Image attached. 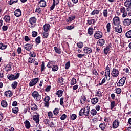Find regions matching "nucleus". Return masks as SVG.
Listing matches in <instances>:
<instances>
[{
  "label": "nucleus",
  "mask_w": 131,
  "mask_h": 131,
  "mask_svg": "<svg viewBox=\"0 0 131 131\" xmlns=\"http://www.w3.org/2000/svg\"><path fill=\"white\" fill-rule=\"evenodd\" d=\"M106 27L107 32H110V30L111 29V24H110V23H108L107 24Z\"/></svg>",
  "instance_id": "4c0bfd02"
},
{
  "label": "nucleus",
  "mask_w": 131,
  "mask_h": 131,
  "mask_svg": "<svg viewBox=\"0 0 131 131\" xmlns=\"http://www.w3.org/2000/svg\"><path fill=\"white\" fill-rule=\"evenodd\" d=\"M38 5L40 8H45L47 7V2L45 0H40L38 3Z\"/></svg>",
  "instance_id": "ddd939ff"
},
{
  "label": "nucleus",
  "mask_w": 131,
  "mask_h": 131,
  "mask_svg": "<svg viewBox=\"0 0 131 131\" xmlns=\"http://www.w3.org/2000/svg\"><path fill=\"white\" fill-rule=\"evenodd\" d=\"M103 36V33L101 31H96L94 34V37L96 39H100Z\"/></svg>",
  "instance_id": "1a4fd4ad"
},
{
  "label": "nucleus",
  "mask_w": 131,
  "mask_h": 131,
  "mask_svg": "<svg viewBox=\"0 0 131 131\" xmlns=\"http://www.w3.org/2000/svg\"><path fill=\"white\" fill-rule=\"evenodd\" d=\"M99 127L102 130H105V129L106 128V124L105 123L100 124Z\"/></svg>",
  "instance_id": "c756f323"
},
{
  "label": "nucleus",
  "mask_w": 131,
  "mask_h": 131,
  "mask_svg": "<svg viewBox=\"0 0 131 131\" xmlns=\"http://www.w3.org/2000/svg\"><path fill=\"white\" fill-rule=\"evenodd\" d=\"M35 60L32 58V57H29L28 59V63H30V64H31V63H33Z\"/></svg>",
  "instance_id": "c03bdc74"
},
{
  "label": "nucleus",
  "mask_w": 131,
  "mask_h": 131,
  "mask_svg": "<svg viewBox=\"0 0 131 131\" xmlns=\"http://www.w3.org/2000/svg\"><path fill=\"white\" fill-rule=\"evenodd\" d=\"M24 124H25L26 128L27 129H29V128H30V126H31L30 122H29V121L28 120H26L24 122Z\"/></svg>",
  "instance_id": "a878e982"
},
{
  "label": "nucleus",
  "mask_w": 131,
  "mask_h": 131,
  "mask_svg": "<svg viewBox=\"0 0 131 131\" xmlns=\"http://www.w3.org/2000/svg\"><path fill=\"white\" fill-rule=\"evenodd\" d=\"M67 118V115H66V114H63L61 116L60 119L61 120H65V119H66Z\"/></svg>",
  "instance_id": "6e6d98bb"
},
{
  "label": "nucleus",
  "mask_w": 131,
  "mask_h": 131,
  "mask_svg": "<svg viewBox=\"0 0 131 131\" xmlns=\"http://www.w3.org/2000/svg\"><path fill=\"white\" fill-rule=\"evenodd\" d=\"M49 36V33L44 32L43 33V38H48Z\"/></svg>",
  "instance_id": "0e129e2a"
},
{
  "label": "nucleus",
  "mask_w": 131,
  "mask_h": 131,
  "mask_svg": "<svg viewBox=\"0 0 131 131\" xmlns=\"http://www.w3.org/2000/svg\"><path fill=\"white\" fill-rule=\"evenodd\" d=\"M17 85H18V82L15 81L12 83L11 86L13 88V89H16V88H17Z\"/></svg>",
  "instance_id": "3c124183"
},
{
  "label": "nucleus",
  "mask_w": 131,
  "mask_h": 131,
  "mask_svg": "<svg viewBox=\"0 0 131 131\" xmlns=\"http://www.w3.org/2000/svg\"><path fill=\"white\" fill-rule=\"evenodd\" d=\"M62 94H63V91L62 90H58L56 93V95H57L58 97H62Z\"/></svg>",
  "instance_id": "09e8293b"
},
{
  "label": "nucleus",
  "mask_w": 131,
  "mask_h": 131,
  "mask_svg": "<svg viewBox=\"0 0 131 131\" xmlns=\"http://www.w3.org/2000/svg\"><path fill=\"white\" fill-rule=\"evenodd\" d=\"M45 62H42V64H41V71L42 72V71H45Z\"/></svg>",
  "instance_id": "bf43d9fd"
},
{
  "label": "nucleus",
  "mask_w": 131,
  "mask_h": 131,
  "mask_svg": "<svg viewBox=\"0 0 131 131\" xmlns=\"http://www.w3.org/2000/svg\"><path fill=\"white\" fill-rule=\"evenodd\" d=\"M120 123L119 122V120H118V119L115 120L112 123V128L114 129L117 128V127L119 126Z\"/></svg>",
  "instance_id": "6e6552de"
},
{
  "label": "nucleus",
  "mask_w": 131,
  "mask_h": 131,
  "mask_svg": "<svg viewBox=\"0 0 131 131\" xmlns=\"http://www.w3.org/2000/svg\"><path fill=\"white\" fill-rule=\"evenodd\" d=\"M29 23L31 24V27H34L36 23V18L35 17H31L29 19Z\"/></svg>",
  "instance_id": "f8f14e48"
},
{
  "label": "nucleus",
  "mask_w": 131,
  "mask_h": 131,
  "mask_svg": "<svg viewBox=\"0 0 131 131\" xmlns=\"http://www.w3.org/2000/svg\"><path fill=\"white\" fill-rule=\"evenodd\" d=\"M45 103H44V106L45 107H47V108H49V106L50 105V102L49 101H50V96H47L45 97L43 100Z\"/></svg>",
  "instance_id": "9b49d317"
},
{
  "label": "nucleus",
  "mask_w": 131,
  "mask_h": 131,
  "mask_svg": "<svg viewBox=\"0 0 131 131\" xmlns=\"http://www.w3.org/2000/svg\"><path fill=\"white\" fill-rule=\"evenodd\" d=\"M33 119L34 120V121H35L37 124H39V114H38L37 112L34 113Z\"/></svg>",
  "instance_id": "20e7f679"
},
{
  "label": "nucleus",
  "mask_w": 131,
  "mask_h": 131,
  "mask_svg": "<svg viewBox=\"0 0 131 131\" xmlns=\"http://www.w3.org/2000/svg\"><path fill=\"white\" fill-rule=\"evenodd\" d=\"M59 70V67L57 65H54L53 66V67L52 68V71H58V70Z\"/></svg>",
  "instance_id": "37998d69"
},
{
  "label": "nucleus",
  "mask_w": 131,
  "mask_h": 131,
  "mask_svg": "<svg viewBox=\"0 0 131 131\" xmlns=\"http://www.w3.org/2000/svg\"><path fill=\"white\" fill-rule=\"evenodd\" d=\"M48 115L49 118H53L54 117V115H53V113H52V112H49Z\"/></svg>",
  "instance_id": "774afa93"
},
{
  "label": "nucleus",
  "mask_w": 131,
  "mask_h": 131,
  "mask_svg": "<svg viewBox=\"0 0 131 131\" xmlns=\"http://www.w3.org/2000/svg\"><path fill=\"white\" fill-rule=\"evenodd\" d=\"M14 15L16 17H20L21 15H22V12H21V10L20 9H17L14 11Z\"/></svg>",
  "instance_id": "6ab92c4d"
},
{
  "label": "nucleus",
  "mask_w": 131,
  "mask_h": 131,
  "mask_svg": "<svg viewBox=\"0 0 131 131\" xmlns=\"http://www.w3.org/2000/svg\"><path fill=\"white\" fill-rule=\"evenodd\" d=\"M99 13L100 10L98 9H95L91 13L90 15L95 16V15H99Z\"/></svg>",
  "instance_id": "5701e85b"
},
{
  "label": "nucleus",
  "mask_w": 131,
  "mask_h": 131,
  "mask_svg": "<svg viewBox=\"0 0 131 131\" xmlns=\"http://www.w3.org/2000/svg\"><path fill=\"white\" fill-rule=\"evenodd\" d=\"M53 113H54V115H58V114H59V109L55 108L53 111Z\"/></svg>",
  "instance_id": "e2e57ef3"
},
{
  "label": "nucleus",
  "mask_w": 131,
  "mask_h": 131,
  "mask_svg": "<svg viewBox=\"0 0 131 131\" xmlns=\"http://www.w3.org/2000/svg\"><path fill=\"white\" fill-rule=\"evenodd\" d=\"M79 116H83V115H84V111L83 108L80 110L79 113Z\"/></svg>",
  "instance_id": "8fccbe9b"
},
{
  "label": "nucleus",
  "mask_w": 131,
  "mask_h": 131,
  "mask_svg": "<svg viewBox=\"0 0 131 131\" xmlns=\"http://www.w3.org/2000/svg\"><path fill=\"white\" fill-rule=\"evenodd\" d=\"M120 13H123L125 11H126V9L124 7H121L120 8Z\"/></svg>",
  "instance_id": "69168bd1"
},
{
  "label": "nucleus",
  "mask_w": 131,
  "mask_h": 131,
  "mask_svg": "<svg viewBox=\"0 0 131 131\" xmlns=\"http://www.w3.org/2000/svg\"><path fill=\"white\" fill-rule=\"evenodd\" d=\"M5 96L6 97H12L13 96V93H12V91L8 90L5 92Z\"/></svg>",
  "instance_id": "b1692460"
},
{
  "label": "nucleus",
  "mask_w": 131,
  "mask_h": 131,
  "mask_svg": "<svg viewBox=\"0 0 131 131\" xmlns=\"http://www.w3.org/2000/svg\"><path fill=\"white\" fill-rule=\"evenodd\" d=\"M76 83V79L75 78L72 79L71 81V85H74Z\"/></svg>",
  "instance_id": "864d4df0"
},
{
  "label": "nucleus",
  "mask_w": 131,
  "mask_h": 131,
  "mask_svg": "<svg viewBox=\"0 0 131 131\" xmlns=\"http://www.w3.org/2000/svg\"><path fill=\"white\" fill-rule=\"evenodd\" d=\"M86 100V98H85V96H81L80 99L81 104H84L85 103Z\"/></svg>",
  "instance_id": "c9c22d12"
},
{
  "label": "nucleus",
  "mask_w": 131,
  "mask_h": 131,
  "mask_svg": "<svg viewBox=\"0 0 131 131\" xmlns=\"http://www.w3.org/2000/svg\"><path fill=\"white\" fill-rule=\"evenodd\" d=\"M5 69L6 71H11V70H12V67L11 66V64H8L6 65L5 67Z\"/></svg>",
  "instance_id": "7c9ffc66"
},
{
  "label": "nucleus",
  "mask_w": 131,
  "mask_h": 131,
  "mask_svg": "<svg viewBox=\"0 0 131 131\" xmlns=\"http://www.w3.org/2000/svg\"><path fill=\"white\" fill-rule=\"evenodd\" d=\"M98 102H99V98L95 97L94 98H92L91 100V103L93 104H97V103H98Z\"/></svg>",
  "instance_id": "393cba45"
},
{
  "label": "nucleus",
  "mask_w": 131,
  "mask_h": 131,
  "mask_svg": "<svg viewBox=\"0 0 131 131\" xmlns=\"http://www.w3.org/2000/svg\"><path fill=\"white\" fill-rule=\"evenodd\" d=\"M18 111H19V108L18 107H15L12 109V112L13 113H14V114L18 113Z\"/></svg>",
  "instance_id": "603ef678"
},
{
  "label": "nucleus",
  "mask_w": 131,
  "mask_h": 131,
  "mask_svg": "<svg viewBox=\"0 0 131 131\" xmlns=\"http://www.w3.org/2000/svg\"><path fill=\"white\" fill-rule=\"evenodd\" d=\"M32 96L33 97V98H34V99H35L36 101H37V102H39V101H40V99H41V96L39 95L38 92L36 91L33 92L32 93Z\"/></svg>",
  "instance_id": "7ed1b4c3"
},
{
  "label": "nucleus",
  "mask_w": 131,
  "mask_h": 131,
  "mask_svg": "<svg viewBox=\"0 0 131 131\" xmlns=\"http://www.w3.org/2000/svg\"><path fill=\"white\" fill-rule=\"evenodd\" d=\"M31 110H32L33 111H35L37 110V105L35 104V103L32 104L30 106Z\"/></svg>",
  "instance_id": "c85d7f7f"
},
{
  "label": "nucleus",
  "mask_w": 131,
  "mask_h": 131,
  "mask_svg": "<svg viewBox=\"0 0 131 131\" xmlns=\"http://www.w3.org/2000/svg\"><path fill=\"white\" fill-rule=\"evenodd\" d=\"M105 76L106 78L108 77L109 79H110V69L109 67H106V68Z\"/></svg>",
  "instance_id": "aec40b11"
},
{
  "label": "nucleus",
  "mask_w": 131,
  "mask_h": 131,
  "mask_svg": "<svg viewBox=\"0 0 131 131\" xmlns=\"http://www.w3.org/2000/svg\"><path fill=\"white\" fill-rule=\"evenodd\" d=\"M75 19V15H72L71 16L69 17L68 19H67V22H71V21H73Z\"/></svg>",
  "instance_id": "72a5a7b5"
},
{
  "label": "nucleus",
  "mask_w": 131,
  "mask_h": 131,
  "mask_svg": "<svg viewBox=\"0 0 131 131\" xmlns=\"http://www.w3.org/2000/svg\"><path fill=\"white\" fill-rule=\"evenodd\" d=\"M30 57H32L33 58H35L36 57V53L34 52H32L30 53Z\"/></svg>",
  "instance_id": "4d7b16f0"
},
{
  "label": "nucleus",
  "mask_w": 131,
  "mask_h": 131,
  "mask_svg": "<svg viewBox=\"0 0 131 131\" xmlns=\"http://www.w3.org/2000/svg\"><path fill=\"white\" fill-rule=\"evenodd\" d=\"M35 42L37 45H39V43L41 42L40 41V36L37 37L35 39Z\"/></svg>",
  "instance_id": "49530a36"
},
{
  "label": "nucleus",
  "mask_w": 131,
  "mask_h": 131,
  "mask_svg": "<svg viewBox=\"0 0 131 131\" xmlns=\"http://www.w3.org/2000/svg\"><path fill=\"white\" fill-rule=\"evenodd\" d=\"M58 83L60 84V85H63L64 84V79L63 78H59L58 80Z\"/></svg>",
  "instance_id": "f704fd0d"
},
{
  "label": "nucleus",
  "mask_w": 131,
  "mask_h": 131,
  "mask_svg": "<svg viewBox=\"0 0 131 131\" xmlns=\"http://www.w3.org/2000/svg\"><path fill=\"white\" fill-rule=\"evenodd\" d=\"M105 45V39H100L98 40V45L100 47H103Z\"/></svg>",
  "instance_id": "cd10ccee"
},
{
  "label": "nucleus",
  "mask_w": 131,
  "mask_h": 131,
  "mask_svg": "<svg viewBox=\"0 0 131 131\" xmlns=\"http://www.w3.org/2000/svg\"><path fill=\"white\" fill-rule=\"evenodd\" d=\"M114 29H115L116 32H118V33H121L122 32V28L120 25L115 26Z\"/></svg>",
  "instance_id": "dca6fc26"
},
{
  "label": "nucleus",
  "mask_w": 131,
  "mask_h": 131,
  "mask_svg": "<svg viewBox=\"0 0 131 131\" xmlns=\"http://www.w3.org/2000/svg\"><path fill=\"white\" fill-rule=\"evenodd\" d=\"M111 75L113 77H118L119 76V70L116 68H114L111 71Z\"/></svg>",
  "instance_id": "f03ea898"
},
{
  "label": "nucleus",
  "mask_w": 131,
  "mask_h": 131,
  "mask_svg": "<svg viewBox=\"0 0 131 131\" xmlns=\"http://www.w3.org/2000/svg\"><path fill=\"white\" fill-rule=\"evenodd\" d=\"M43 30L45 32H48L50 30V24H46L43 26Z\"/></svg>",
  "instance_id": "412c9836"
},
{
  "label": "nucleus",
  "mask_w": 131,
  "mask_h": 131,
  "mask_svg": "<svg viewBox=\"0 0 131 131\" xmlns=\"http://www.w3.org/2000/svg\"><path fill=\"white\" fill-rule=\"evenodd\" d=\"M77 46L78 48H79V49H81L83 47V43H82V42H80L77 44Z\"/></svg>",
  "instance_id": "5fc2aeb1"
},
{
  "label": "nucleus",
  "mask_w": 131,
  "mask_h": 131,
  "mask_svg": "<svg viewBox=\"0 0 131 131\" xmlns=\"http://www.w3.org/2000/svg\"><path fill=\"white\" fill-rule=\"evenodd\" d=\"M123 23L125 26H129L131 24V19H125L123 20Z\"/></svg>",
  "instance_id": "4468645a"
},
{
  "label": "nucleus",
  "mask_w": 131,
  "mask_h": 131,
  "mask_svg": "<svg viewBox=\"0 0 131 131\" xmlns=\"http://www.w3.org/2000/svg\"><path fill=\"white\" fill-rule=\"evenodd\" d=\"M124 6L127 8V11H129V9L131 8V0H126L124 3Z\"/></svg>",
  "instance_id": "9d476101"
},
{
  "label": "nucleus",
  "mask_w": 131,
  "mask_h": 131,
  "mask_svg": "<svg viewBox=\"0 0 131 131\" xmlns=\"http://www.w3.org/2000/svg\"><path fill=\"white\" fill-rule=\"evenodd\" d=\"M84 110V114L85 116H89L90 115V106H86L84 108H83Z\"/></svg>",
  "instance_id": "2eb2a0df"
},
{
  "label": "nucleus",
  "mask_w": 131,
  "mask_h": 131,
  "mask_svg": "<svg viewBox=\"0 0 131 131\" xmlns=\"http://www.w3.org/2000/svg\"><path fill=\"white\" fill-rule=\"evenodd\" d=\"M119 25H120V19L118 16H115L113 19V28L114 29L115 28V26H119Z\"/></svg>",
  "instance_id": "f257e3e1"
},
{
  "label": "nucleus",
  "mask_w": 131,
  "mask_h": 131,
  "mask_svg": "<svg viewBox=\"0 0 131 131\" xmlns=\"http://www.w3.org/2000/svg\"><path fill=\"white\" fill-rule=\"evenodd\" d=\"M96 97H98V98L102 97V92L101 91H98L96 95Z\"/></svg>",
  "instance_id": "052dcab7"
},
{
  "label": "nucleus",
  "mask_w": 131,
  "mask_h": 131,
  "mask_svg": "<svg viewBox=\"0 0 131 131\" xmlns=\"http://www.w3.org/2000/svg\"><path fill=\"white\" fill-rule=\"evenodd\" d=\"M19 76H20V73H17L15 76L13 74L9 76L8 75V78L9 79V80H15V79H17V78H19Z\"/></svg>",
  "instance_id": "423d86ee"
},
{
  "label": "nucleus",
  "mask_w": 131,
  "mask_h": 131,
  "mask_svg": "<svg viewBox=\"0 0 131 131\" xmlns=\"http://www.w3.org/2000/svg\"><path fill=\"white\" fill-rule=\"evenodd\" d=\"M94 33V29H93L92 28L90 27L88 30V33L90 35H93V33Z\"/></svg>",
  "instance_id": "e433bc0d"
},
{
  "label": "nucleus",
  "mask_w": 131,
  "mask_h": 131,
  "mask_svg": "<svg viewBox=\"0 0 131 131\" xmlns=\"http://www.w3.org/2000/svg\"><path fill=\"white\" fill-rule=\"evenodd\" d=\"M38 81H39V78H35L32 79L29 83V86L32 88V86H34L36 83H37Z\"/></svg>",
  "instance_id": "39448f33"
},
{
  "label": "nucleus",
  "mask_w": 131,
  "mask_h": 131,
  "mask_svg": "<svg viewBox=\"0 0 131 131\" xmlns=\"http://www.w3.org/2000/svg\"><path fill=\"white\" fill-rule=\"evenodd\" d=\"M103 17L105 18H107L108 17V10L107 9H104L103 10L102 12Z\"/></svg>",
  "instance_id": "473e14b6"
},
{
  "label": "nucleus",
  "mask_w": 131,
  "mask_h": 131,
  "mask_svg": "<svg viewBox=\"0 0 131 131\" xmlns=\"http://www.w3.org/2000/svg\"><path fill=\"white\" fill-rule=\"evenodd\" d=\"M7 45H5L2 43H0V50H6V49H7Z\"/></svg>",
  "instance_id": "58836bf2"
},
{
  "label": "nucleus",
  "mask_w": 131,
  "mask_h": 131,
  "mask_svg": "<svg viewBox=\"0 0 131 131\" xmlns=\"http://www.w3.org/2000/svg\"><path fill=\"white\" fill-rule=\"evenodd\" d=\"M87 23H88L89 25H92V24H95V23H96V20L94 19H88L87 20Z\"/></svg>",
  "instance_id": "2f4dec72"
},
{
  "label": "nucleus",
  "mask_w": 131,
  "mask_h": 131,
  "mask_svg": "<svg viewBox=\"0 0 131 131\" xmlns=\"http://www.w3.org/2000/svg\"><path fill=\"white\" fill-rule=\"evenodd\" d=\"M125 80H126V78L123 77L119 81L117 84V85L118 86H123V85H124V83H125Z\"/></svg>",
  "instance_id": "0eeeda50"
},
{
  "label": "nucleus",
  "mask_w": 131,
  "mask_h": 131,
  "mask_svg": "<svg viewBox=\"0 0 131 131\" xmlns=\"http://www.w3.org/2000/svg\"><path fill=\"white\" fill-rule=\"evenodd\" d=\"M115 106V101H112L111 102V109L113 110V108Z\"/></svg>",
  "instance_id": "13d9d810"
},
{
  "label": "nucleus",
  "mask_w": 131,
  "mask_h": 131,
  "mask_svg": "<svg viewBox=\"0 0 131 131\" xmlns=\"http://www.w3.org/2000/svg\"><path fill=\"white\" fill-rule=\"evenodd\" d=\"M69 67H70V61L66 63L65 69H69Z\"/></svg>",
  "instance_id": "338daca9"
},
{
  "label": "nucleus",
  "mask_w": 131,
  "mask_h": 131,
  "mask_svg": "<svg viewBox=\"0 0 131 131\" xmlns=\"http://www.w3.org/2000/svg\"><path fill=\"white\" fill-rule=\"evenodd\" d=\"M1 106L3 108H7L8 106V102L6 100H2L1 101Z\"/></svg>",
  "instance_id": "bb28decb"
},
{
  "label": "nucleus",
  "mask_w": 131,
  "mask_h": 131,
  "mask_svg": "<svg viewBox=\"0 0 131 131\" xmlns=\"http://www.w3.org/2000/svg\"><path fill=\"white\" fill-rule=\"evenodd\" d=\"M74 28V26H68L66 27V29H67V30H71V29H73Z\"/></svg>",
  "instance_id": "680f3d73"
},
{
  "label": "nucleus",
  "mask_w": 131,
  "mask_h": 131,
  "mask_svg": "<svg viewBox=\"0 0 131 131\" xmlns=\"http://www.w3.org/2000/svg\"><path fill=\"white\" fill-rule=\"evenodd\" d=\"M83 52L85 54H91L92 49L90 47H85L83 49Z\"/></svg>",
  "instance_id": "f3484780"
},
{
  "label": "nucleus",
  "mask_w": 131,
  "mask_h": 131,
  "mask_svg": "<svg viewBox=\"0 0 131 131\" xmlns=\"http://www.w3.org/2000/svg\"><path fill=\"white\" fill-rule=\"evenodd\" d=\"M54 50L55 51V53L60 55L61 53H62V51L61 50V48L59 47H54Z\"/></svg>",
  "instance_id": "4be33fe9"
},
{
  "label": "nucleus",
  "mask_w": 131,
  "mask_h": 131,
  "mask_svg": "<svg viewBox=\"0 0 131 131\" xmlns=\"http://www.w3.org/2000/svg\"><path fill=\"white\" fill-rule=\"evenodd\" d=\"M125 36L127 38H131V30L125 33Z\"/></svg>",
  "instance_id": "ea45409f"
},
{
  "label": "nucleus",
  "mask_w": 131,
  "mask_h": 131,
  "mask_svg": "<svg viewBox=\"0 0 131 131\" xmlns=\"http://www.w3.org/2000/svg\"><path fill=\"white\" fill-rule=\"evenodd\" d=\"M109 51H110V48H109V47H105L104 49V54H105V55H107V54H108V53H109Z\"/></svg>",
  "instance_id": "a18cd8bd"
},
{
  "label": "nucleus",
  "mask_w": 131,
  "mask_h": 131,
  "mask_svg": "<svg viewBox=\"0 0 131 131\" xmlns=\"http://www.w3.org/2000/svg\"><path fill=\"white\" fill-rule=\"evenodd\" d=\"M10 20H11V17H10V16L6 15L4 17V20L5 21V22H10Z\"/></svg>",
  "instance_id": "79ce46f5"
},
{
  "label": "nucleus",
  "mask_w": 131,
  "mask_h": 131,
  "mask_svg": "<svg viewBox=\"0 0 131 131\" xmlns=\"http://www.w3.org/2000/svg\"><path fill=\"white\" fill-rule=\"evenodd\" d=\"M33 46V45L32 44H26L24 46V49L26 50V51H30L32 49V47Z\"/></svg>",
  "instance_id": "a211bd4d"
},
{
  "label": "nucleus",
  "mask_w": 131,
  "mask_h": 131,
  "mask_svg": "<svg viewBox=\"0 0 131 131\" xmlns=\"http://www.w3.org/2000/svg\"><path fill=\"white\" fill-rule=\"evenodd\" d=\"M70 117L71 120H75L77 117V116L76 114H72Z\"/></svg>",
  "instance_id": "de8ad7c7"
},
{
  "label": "nucleus",
  "mask_w": 131,
  "mask_h": 131,
  "mask_svg": "<svg viewBox=\"0 0 131 131\" xmlns=\"http://www.w3.org/2000/svg\"><path fill=\"white\" fill-rule=\"evenodd\" d=\"M90 113L92 116H95V115H97V111L95 109H92L90 111Z\"/></svg>",
  "instance_id": "a19ab883"
}]
</instances>
